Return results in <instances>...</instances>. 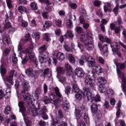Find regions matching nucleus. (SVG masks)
I'll return each mask as SVG.
<instances>
[{"mask_svg":"<svg viewBox=\"0 0 126 126\" xmlns=\"http://www.w3.org/2000/svg\"><path fill=\"white\" fill-rule=\"evenodd\" d=\"M55 93L57 96L54 95V94H51L50 95V98L45 97L43 100V102H44L45 104H50V103H52L54 104L55 106V108H57V104H59V103H61L62 101H63V96L60 93V89L59 88L56 87L54 88Z\"/></svg>","mask_w":126,"mask_h":126,"instance_id":"1","label":"nucleus"},{"mask_svg":"<svg viewBox=\"0 0 126 126\" xmlns=\"http://www.w3.org/2000/svg\"><path fill=\"white\" fill-rule=\"evenodd\" d=\"M80 41L85 44V46L89 51L94 48V44L92 41V33L91 32H87L80 36Z\"/></svg>","mask_w":126,"mask_h":126,"instance_id":"2","label":"nucleus"},{"mask_svg":"<svg viewBox=\"0 0 126 126\" xmlns=\"http://www.w3.org/2000/svg\"><path fill=\"white\" fill-rule=\"evenodd\" d=\"M22 85L24 90L22 91V95L27 103H32V101H33V96L30 95L28 92L30 88L29 83L27 81H25L23 82Z\"/></svg>","mask_w":126,"mask_h":126,"instance_id":"3","label":"nucleus"},{"mask_svg":"<svg viewBox=\"0 0 126 126\" xmlns=\"http://www.w3.org/2000/svg\"><path fill=\"white\" fill-rule=\"evenodd\" d=\"M83 90L84 96L85 98H87L88 99V101H91V102H93V101H95V102H100L101 101L100 95L98 94H96L94 97H93L91 92H90V89L89 88L85 87Z\"/></svg>","mask_w":126,"mask_h":126,"instance_id":"4","label":"nucleus"},{"mask_svg":"<svg viewBox=\"0 0 126 126\" xmlns=\"http://www.w3.org/2000/svg\"><path fill=\"white\" fill-rule=\"evenodd\" d=\"M98 38L100 41H101L103 43L106 42L108 44H110L111 47L112 48V51L113 52L119 49V46H120V44H119L118 42H112V40L108 37H104V36L102 34H99Z\"/></svg>","mask_w":126,"mask_h":126,"instance_id":"5","label":"nucleus"},{"mask_svg":"<svg viewBox=\"0 0 126 126\" xmlns=\"http://www.w3.org/2000/svg\"><path fill=\"white\" fill-rule=\"evenodd\" d=\"M85 62H88V64L89 66H95V60L93 59V58L91 56L87 57L85 55L81 56L80 60H79V63L81 65L84 64Z\"/></svg>","mask_w":126,"mask_h":126,"instance_id":"6","label":"nucleus"},{"mask_svg":"<svg viewBox=\"0 0 126 126\" xmlns=\"http://www.w3.org/2000/svg\"><path fill=\"white\" fill-rule=\"evenodd\" d=\"M24 59L23 60L22 63L23 64H25L27 63L28 60H31L32 62H33L34 63H35L36 66H37L38 64V62L36 60L35 58V54L33 52H29L28 53H25Z\"/></svg>","mask_w":126,"mask_h":126,"instance_id":"7","label":"nucleus"},{"mask_svg":"<svg viewBox=\"0 0 126 126\" xmlns=\"http://www.w3.org/2000/svg\"><path fill=\"white\" fill-rule=\"evenodd\" d=\"M84 114V120L85 122L87 124H89V117H88V114L85 111V109H83L82 110L77 109L76 110V118L78 120L80 117H81V115Z\"/></svg>","mask_w":126,"mask_h":126,"instance_id":"8","label":"nucleus"},{"mask_svg":"<svg viewBox=\"0 0 126 126\" xmlns=\"http://www.w3.org/2000/svg\"><path fill=\"white\" fill-rule=\"evenodd\" d=\"M98 89L100 93H104L108 98H110L111 96H113L114 94V91H113V90L110 89L109 90H108L107 88L104 87V85H100Z\"/></svg>","mask_w":126,"mask_h":126,"instance_id":"9","label":"nucleus"},{"mask_svg":"<svg viewBox=\"0 0 126 126\" xmlns=\"http://www.w3.org/2000/svg\"><path fill=\"white\" fill-rule=\"evenodd\" d=\"M18 50L20 51L19 53V57L22 59V57L25 55V54H27L30 52V49L27 48L25 49L24 46L21 44V43H19L18 46Z\"/></svg>","mask_w":126,"mask_h":126,"instance_id":"10","label":"nucleus"},{"mask_svg":"<svg viewBox=\"0 0 126 126\" xmlns=\"http://www.w3.org/2000/svg\"><path fill=\"white\" fill-rule=\"evenodd\" d=\"M91 109L92 113H96V115L97 119H101V118H102L101 111H98V106L97 105V104H93L91 106Z\"/></svg>","mask_w":126,"mask_h":126,"instance_id":"11","label":"nucleus"},{"mask_svg":"<svg viewBox=\"0 0 126 126\" xmlns=\"http://www.w3.org/2000/svg\"><path fill=\"white\" fill-rule=\"evenodd\" d=\"M85 82L86 85H89L91 87L95 86V80H93L90 76H87L85 79Z\"/></svg>","mask_w":126,"mask_h":126,"instance_id":"12","label":"nucleus"},{"mask_svg":"<svg viewBox=\"0 0 126 126\" xmlns=\"http://www.w3.org/2000/svg\"><path fill=\"white\" fill-rule=\"evenodd\" d=\"M95 65L94 66H91L93 67L92 70V73L93 74H95V73H96V74H100V73H102V72H103V69H102V67H101V66L99 65L96 66L95 62Z\"/></svg>","mask_w":126,"mask_h":126,"instance_id":"13","label":"nucleus"},{"mask_svg":"<svg viewBox=\"0 0 126 126\" xmlns=\"http://www.w3.org/2000/svg\"><path fill=\"white\" fill-rule=\"evenodd\" d=\"M16 74V71H15V70H12L9 72V76L8 77H7L6 78V81H8V82H9L11 85H13V77L14 75H15Z\"/></svg>","mask_w":126,"mask_h":126,"instance_id":"14","label":"nucleus"},{"mask_svg":"<svg viewBox=\"0 0 126 126\" xmlns=\"http://www.w3.org/2000/svg\"><path fill=\"white\" fill-rule=\"evenodd\" d=\"M46 55L47 54L45 52H43L40 54L38 57V60L40 63H44L48 62V58H47V57H46Z\"/></svg>","mask_w":126,"mask_h":126,"instance_id":"15","label":"nucleus"},{"mask_svg":"<svg viewBox=\"0 0 126 126\" xmlns=\"http://www.w3.org/2000/svg\"><path fill=\"white\" fill-rule=\"evenodd\" d=\"M75 74L78 77H83L84 76V72L81 68L78 67L75 70Z\"/></svg>","mask_w":126,"mask_h":126,"instance_id":"16","label":"nucleus"},{"mask_svg":"<svg viewBox=\"0 0 126 126\" xmlns=\"http://www.w3.org/2000/svg\"><path fill=\"white\" fill-rule=\"evenodd\" d=\"M25 72L27 75L31 77H35L36 76V71L33 70L32 68H28L25 70Z\"/></svg>","mask_w":126,"mask_h":126,"instance_id":"17","label":"nucleus"},{"mask_svg":"<svg viewBox=\"0 0 126 126\" xmlns=\"http://www.w3.org/2000/svg\"><path fill=\"white\" fill-rule=\"evenodd\" d=\"M40 73H42L44 76L47 75L49 79L52 78V71L49 68L45 69L44 70L40 71Z\"/></svg>","mask_w":126,"mask_h":126,"instance_id":"18","label":"nucleus"},{"mask_svg":"<svg viewBox=\"0 0 126 126\" xmlns=\"http://www.w3.org/2000/svg\"><path fill=\"white\" fill-rule=\"evenodd\" d=\"M98 47L100 51H102V53L104 54V55H105V56H108V45L107 44L103 45L102 48L101 44H98Z\"/></svg>","mask_w":126,"mask_h":126,"instance_id":"19","label":"nucleus"},{"mask_svg":"<svg viewBox=\"0 0 126 126\" xmlns=\"http://www.w3.org/2000/svg\"><path fill=\"white\" fill-rule=\"evenodd\" d=\"M65 70L66 71L68 75L72 73V67H71V66L69 63H66L65 64Z\"/></svg>","mask_w":126,"mask_h":126,"instance_id":"20","label":"nucleus"},{"mask_svg":"<svg viewBox=\"0 0 126 126\" xmlns=\"http://www.w3.org/2000/svg\"><path fill=\"white\" fill-rule=\"evenodd\" d=\"M2 41L4 45H7L10 43V38L7 34H5L3 36Z\"/></svg>","mask_w":126,"mask_h":126,"instance_id":"21","label":"nucleus"},{"mask_svg":"<svg viewBox=\"0 0 126 126\" xmlns=\"http://www.w3.org/2000/svg\"><path fill=\"white\" fill-rule=\"evenodd\" d=\"M30 113H32V116H35L38 115L37 113V108L35 107V105H32L31 108L29 109Z\"/></svg>","mask_w":126,"mask_h":126,"instance_id":"22","label":"nucleus"},{"mask_svg":"<svg viewBox=\"0 0 126 126\" xmlns=\"http://www.w3.org/2000/svg\"><path fill=\"white\" fill-rule=\"evenodd\" d=\"M81 16L80 17V23H83L85 22V20L83 16H85L86 15V11L84 9H82L81 11Z\"/></svg>","mask_w":126,"mask_h":126,"instance_id":"23","label":"nucleus"},{"mask_svg":"<svg viewBox=\"0 0 126 126\" xmlns=\"http://www.w3.org/2000/svg\"><path fill=\"white\" fill-rule=\"evenodd\" d=\"M55 53H56L55 57H56L57 60H59L61 62L64 60V55L63 54L58 51H56Z\"/></svg>","mask_w":126,"mask_h":126,"instance_id":"24","label":"nucleus"},{"mask_svg":"<svg viewBox=\"0 0 126 126\" xmlns=\"http://www.w3.org/2000/svg\"><path fill=\"white\" fill-rule=\"evenodd\" d=\"M104 10L105 12H107V11H109L110 12L112 11L111 5L110 2H106L105 3Z\"/></svg>","mask_w":126,"mask_h":126,"instance_id":"25","label":"nucleus"},{"mask_svg":"<svg viewBox=\"0 0 126 126\" xmlns=\"http://www.w3.org/2000/svg\"><path fill=\"white\" fill-rule=\"evenodd\" d=\"M18 106L20 108V110L22 112L23 116H24V113H25V111H26V109L24 107V103L22 101H20L19 102Z\"/></svg>","mask_w":126,"mask_h":126,"instance_id":"26","label":"nucleus"},{"mask_svg":"<svg viewBox=\"0 0 126 126\" xmlns=\"http://www.w3.org/2000/svg\"><path fill=\"white\" fill-rule=\"evenodd\" d=\"M3 64L1 65L0 68V71L1 73V76H3V75H5L6 74V69L4 68V64L5 63V62H3Z\"/></svg>","mask_w":126,"mask_h":126,"instance_id":"27","label":"nucleus"},{"mask_svg":"<svg viewBox=\"0 0 126 126\" xmlns=\"http://www.w3.org/2000/svg\"><path fill=\"white\" fill-rule=\"evenodd\" d=\"M41 92H42L41 88H38L36 89L34 92V97L36 100L39 99V95L41 94Z\"/></svg>","mask_w":126,"mask_h":126,"instance_id":"28","label":"nucleus"},{"mask_svg":"<svg viewBox=\"0 0 126 126\" xmlns=\"http://www.w3.org/2000/svg\"><path fill=\"white\" fill-rule=\"evenodd\" d=\"M97 81L100 85H105L107 83V80L104 77H100L97 79Z\"/></svg>","mask_w":126,"mask_h":126,"instance_id":"29","label":"nucleus"},{"mask_svg":"<svg viewBox=\"0 0 126 126\" xmlns=\"http://www.w3.org/2000/svg\"><path fill=\"white\" fill-rule=\"evenodd\" d=\"M18 9L20 13H22V14H23V13H26V12H27V8L25 6H19L18 7Z\"/></svg>","mask_w":126,"mask_h":126,"instance_id":"30","label":"nucleus"},{"mask_svg":"<svg viewBox=\"0 0 126 126\" xmlns=\"http://www.w3.org/2000/svg\"><path fill=\"white\" fill-rule=\"evenodd\" d=\"M5 84L7 87V89L6 90V93L8 94V96H10V93L11 92V86L6 83H5Z\"/></svg>","mask_w":126,"mask_h":126,"instance_id":"31","label":"nucleus"},{"mask_svg":"<svg viewBox=\"0 0 126 126\" xmlns=\"http://www.w3.org/2000/svg\"><path fill=\"white\" fill-rule=\"evenodd\" d=\"M72 91L75 93H78L79 92V88L77 86V85L76 83H74L72 85Z\"/></svg>","mask_w":126,"mask_h":126,"instance_id":"32","label":"nucleus"},{"mask_svg":"<svg viewBox=\"0 0 126 126\" xmlns=\"http://www.w3.org/2000/svg\"><path fill=\"white\" fill-rule=\"evenodd\" d=\"M54 21L56 26H58V27H62V20L56 19L54 20Z\"/></svg>","mask_w":126,"mask_h":126,"instance_id":"33","label":"nucleus"},{"mask_svg":"<svg viewBox=\"0 0 126 126\" xmlns=\"http://www.w3.org/2000/svg\"><path fill=\"white\" fill-rule=\"evenodd\" d=\"M6 24L4 25L3 28L4 29H8L11 27V24L9 22H7V18L5 20Z\"/></svg>","mask_w":126,"mask_h":126,"instance_id":"34","label":"nucleus"},{"mask_svg":"<svg viewBox=\"0 0 126 126\" xmlns=\"http://www.w3.org/2000/svg\"><path fill=\"white\" fill-rule=\"evenodd\" d=\"M68 57L69 61L70 62V63H75V58H74V57H73L72 54H69Z\"/></svg>","mask_w":126,"mask_h":126,"instance_id":"35","label":"nucleus"},{"mask_svg":"<svg viewBox=\"0 0 126 126\" xmlns=\"http://www.w3.org/2000/svg\"><path fill=\"white\" fill-rule=\"evenodd\" d=\"M66 26L67 28H72L73 25H72V22L70 20H68L66 23Z\"/></svg>","mask_w":126,"mask_h":126,"instance_id":"36","label":"nucleus"},{"mask_svg":"<svg viewBox=\"0 0 126 126\" xmlns=\"http://www.w3.org/2000/svg\"><path fill=\"white\" fill-rule=\"evenodd\" d=\"M121 29H124V27L120 26L119 28L118 27H115V28L114 30L115 34H119Z\"/></svg>","mask_w":126,"mask_h":126,"instance_id":"37","label":"nucleus"},{"mask_svg":"<svg viewBox=\"0 0 126 126\" xmlns=\"http://www.w3.org/2000/svg\"><path fill=\"white\" fill-rule=\"evenodd\" d=\"M56 69H57V72H59V73H61V74L64 73V71H65L64 69L61 66L57 67Z\"/></svg>","mask_w":126,"mask_h":126,"instance_id":"38","label":"nucleus"},{"mask_svg":"<svg viewBox=\"0 0 126 126\" xmlns=\"http://www.w3.org/2000/svg\"><path fill=\"white\" fill-rule=\"evenodd\" d=\"M116 25L121 26L123 24V21H122V18L120 17H118L117 20L116 21Z\"/></svg>","mask_w":126,"mask_h":126,"instance_id":"39","label":"nucleus"},{"mask_svg":"<svg viewBox=\"0 0 126 126\" xmlns=\"http://www.w3.org/2000/svg\"><path fill=\"white\" fill-rule=\"evenodd\" d=\"M46 112H47V107L45 106H43L42 107H41L39 114H40V115H44V114H46Z\"/></svg>","mask_w":126,"mask_h":126,"instance_id":"40","label":"nucleus"},{"mask_svg":"<svg viewBox=\"0 0 126 126\" xmlns=\"http://www.w3.org/2000/svg\"><path fill=\"white\" fill-rule=\"evenodd\" d=\"M75 98L77 100H81L82 99V93H77L75 95Z\"/></svg>","mask_w":126,"mask_h":126,"instance_id":"41","label":"nucleus"},{"mask_svg":"<svg viewBox=\"0 0 126 126\" xmlns=\"http://www.w3.org/2000/svg\"><path fill=\"white\" fill-rule=\"evenodd\" d=\"M69 37V38H72V37H73V34H72V32H71V31H67V33L66 34L64 35V37Z\"/></svg>","mask_w":126,"mask_h":126,"instance_id":"42","label":"nucleus"},{"mask_svg":"<svg viewBox=\"0 0 126 126\" xmlns=\"http://www.w3.org/2000/svg\"><path fill=\"white\" fill-rule=\"evenodd\" d=\"M63 109H64L65 110H67V109H68V106L69 105V102L66 101L64 102H63Z\"/></svg>","mask_w":126,"mask_h":126,"instance_id":"43","label":"nucleus"},{"mask_svg":"<svg viewBox=\"0 0 126 126\" xmlns=\"http://www.w3.org/2000/svg\"><path fill=\"white\" fill-rule=\"evenodd\" d=\"M31 7L32 9L33 10H37V9L38 8V7H37V4L34 2L31 4Z\"/></svg>","mask_w":126,"mask_h":126,"instance_id":"44","label":"nucleus"},{"mask_svg":"<svg viewBox=\"0 0 126 126\" xmlns=\"http://www.w3.org/2000/svg\"><path fill=\"white\" fill-rule=\"evenodd\" d=\"M11 111V108H10V107L9 106H7L6 107H5L4 113L6 115H8V114H9V112Z\"/></svg>","mask_w":126,"mask_h":126,"instance_id":"45","label":"nucleus"},{"mask_svg":"<svg viewBox=\"0 0 126 126\" xmlns=\"http://www.w3.org/2000/svg\"><path fill=\"white\" fill-rule=\"evenodd\" d=\"M33 38L34 39H39L40 38V33L39 32H33L32 34Z\"/></svg>","mask_w":126,"mask_h":126,"instance_id":"46","label":"nucleus"},{"mask_svg":"<svg viewBox=\"0 0 126 126\" xmlns=\"http://www.w3.org/2000/svg\"><path fill=\"white\" fill-rule=\"evenodd\" d=\"M51 26H52V22L50 21H46L45 22L44 27L45 28H48L49 27H51Z\"/></svg>","mask_w":126,"mask_h":126,"instance_id":"47","label":"nucleus"},{"mask_svg":"<svg viewBox=\"0 0 126 126\" xmlns=\"http://www.w3.org/2000/svg\"><path fill=\"white\" fill-rule=\"evenodd\" d=\"M6 3L8 8H11L12 7V2H11V0H6Z\"/></svg>","mask_w":126,"mask_h":126,"instance_id":"48","label":"nucleus"},{"mask_svg":"<svg viewBox=\"0 0 126 126\" xmlns=\"http://www.w3.org/2000/svg\"><path fill=\"white\" fill-rule=\"evenodd\" d=\"M97 60L100 63H101V64H104L105 63V60H104V59L102 58L101 57H97Z\"/></svg>","mask_w":126,"mask_h":126,"instance_id":"49","label":"nucleus"},{"mask_svg":"<svg viewBox=\"0 0 126 126\" xmlns=\"http://www.w3.org/2000/svg\"><path fill=\"white\" fill-rule=\"evenodd\" d=\"M50 33H45L44 36V39L46 40L47 42H49L50 41Z\"/></svg>","mask_w":126,"mask_h":126,"instance_id":"50","label":"nucleus"},{"mask_svg":"<svg viewBox=\"0 0 126 126\" xmlns=\"http://www.w3.org/2000/svg\"><path fill=\"white\" fill-rule=\"evenodd\" d=\"M113 12H114L116 15H118V13L119 12V5L117 4L116 7L113 9Z\"/></svg>","mask_w":126,"mask_h":126,"instance_id":"51","label":"nucleus"},{"mask_svg":"<svg viewBox=\"0 0 126 126\" xmlns=\"http://www.w3.org/2000/svg\"><path fill=\"white\" fill-rule=\"evenodd\" d=\"M70 91H71V88L70 86H68L65 88V93H66L67 95L69 94V92H70Z\"/></svg>","mask_w":126,"mask_h":126,"instance_id":"52","label":"nucleus"},{"mask_svg":"<svg viewBox=\"0 0 126 126\" xmlns=\"http://www.w3.org/2000/svg\"><path fill=\"white\" fill-rule=\"evenodd\" d=\"M9 52H10V48H6L4 50V52L3 53V56H7L9 54Z\"/></svg>","mask_w":126,"mask_h":126,"instance_id":"53","label":"nucleus"},{"mask_svg":"<svg viewBox=\"0 0 126 126\" xmlns=\"http://www.w3.org/2000/svg\"><path fill=\"white\" fill-rule=\"evenodd\" d=\"M42 17L44 19H47L48 17H49V15H48V12L44 11L42 13Z\"/></svg>","mask_w":126,"mask_h":126,"instance_id":"54","label":"nucleus"},{"mask_svg":"<svg viewBox=\"0 0 126 126\" xmlns=\"http://www.w3.org/2000/svg\"><path fill=\"white\" fill-rule=\"evenodd\" d=\"M78 47L79 48L81 51H83L84 50V46L81 43L79 42V41H78Z\"/></svg>","mask_w":126,"mask_h":126,"instance_id":"55","label":"nucleus"},{"mask_svg":"<svg viewBox=\"0 0 126 126\" xmlns=\"http://www.w3.org/2000/svg\"><path fill=\"white\" fill-rule=\"evenodd\" d=\"M12 62L15 64L17 63V58H16V57L15 56V54L13 55V56L12 57Z\"/></svg>","mask_w":126,"mask_h":126,"instance_id":"56","label":"nucleus"},{"mask_svg":"<svg viewBox=\"0 0 126 126\" xmlns=\"http://www.w3.org/2000/svg\"><path fill=\"white\" fill-rule=\"evenodd\" d=\"M69 6L71 7V8H73V9H75L77 7V5H76V4L73 3H70L69 4Z\"/></svg>","mask_w":126,"mask_h":126,"instance_id":"57","label":"nucleus"},{"mask_svg":"<svg viewBox=\"0 0 126 126\" xmlns=\"http://www.w3.org/2000/svg\"><path fill=\"white\" fill-rule=\"evenodd\" d=\"M75 31H76V32H77L78 33H81L82 32V28L80 27H77L75 28Z\"/></svg>","mask_w":126,"mask_h":126,"instance_id":"58","label":"nucleus"},{"mask_svg":"<svg viewBox=\"0 0 126 126\" xmlns=\"http://www.w3.org/2000/svg\"><path fill=\"white\" fill-rule=\"evenodd\" d=\"M23 117H24V120L25 121V122L26 124V126H31V122H30V121H28L27 120H26V119H25L24 115Z\"/></svg>","mask_w":126,"mask_h":126,"instance_id":"59","label":"nucleus"},{"mask_svg":"<svg viewBox=\"0 0 126 126\" xmlns=\"http://www.w3.org/2000/svg\"><path fill=\"white\" fill-rule=\"evenodd\" d=\"M46 45H44L39 48V52H44V51H46Z\"/></svg>","mask_w":126,"mask_h":126,"instance_id":"60","label":"nucleus"},{"mask_svg":"<svg viewBox=\"0 0 126 126\" xmlns=\"http://www.w3.org/2000/svg\"><path fill=\"white\" fill-rule=\"evenodd\" d=\"M40 2H44L47 5H50L51 3L49 1V0H39Z\"/></svg>","mask_w":126,"mask_h":126,"instance_id":"61","label":"nucleus"},{"mask_svg":"<svg viewBox=\"0 0 126 126\" xmlns=\"http://www.w3.org/2000/svg\"><path fill=\"white\" fill-rule=\"evenodd\" d=\"M25 41H30V34L28 33L26 34L25 37Z\"/></svg>","mask_w":126,"mask_h":126,"instance_id":"62","label":"nucleus"},{"mask_svg":"<svg viewBox=\"0 0 126 126\" xmlns=\"http://www.w3.org/2000/svg\"><path fill=\"white\" fill-rule=\"evenodd\" d=\"M21 25L23 27H27L28 26V23L26 21H23Z\"/></svg>","mask_w":126,"mask_h":126,"instance_id":"63","label":"nucleus"},{"mask_svg":"<svg viewBox=\"0 0 126 126\" xmlns=\"http://www.w3.org/2000/svg\"><path fill=\"white\" fill-rule=\"evenodd\" d=\"M39 126H46V123L44 121H40L39 122Z\"/></svg>","mask_w":126,"mask_h":126,"instance_id":"64","label":"nucleus"}]
</instances>
